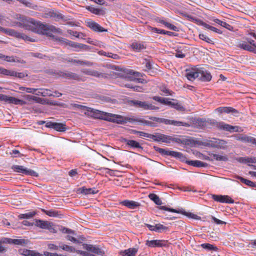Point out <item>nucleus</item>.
<instances>
[{"label": "nucleus", "mask_w": 256, "mask_h": 256, "mask_svg": "<svg viewBox=\"0 0 256 256\" xmlns=\"http://www.w3.org/2000/svg\"><path fill=\"white\" fill-rule=\"evenodd\" d=\"M174 102H172L170 107L176 109L179 111L185 110V108L180 103L177 102V100L174 99H172Z\"/></svg>", "instance_id": "nucleus-38"}, {"label": "nucleus", "mask_w": 256, "mask_h": 256, "mask_svg": "<svg viewBox=\"0 0 256 256\" xmlns=\"http://www.w3.org/2000/svg\"><path fill=\"white\" fill-rule=\"evenodd\" d=\"M148 198L157 205L160 206L162 204L160 198L154 194H150L148 195Z\"/></svg>", "instance_id": "nucleus-40"}, {"label": "nucleus", "mask_w": 256, "mask_h": 256, "mask_svg": "<svg viewBox=\"0 0 256 256\" xmlns=\"http://www.w3.org/2000/svg\"><path fill=\"white\" fill-rule=\"evenodd\" d=\"M154 148L156 152H158L162 156H170L172 157L178 158L181 160H183L184 158L183 154L180 152L171 151L168 149L160 148L156 146H154Z\"/></svg>", "instance_id": "nucleus-5"}, {"label": "nucleus", "mask_w": 256, "mask_h": 256, "mask_svg": "<svg viewBox=\"0 0 256 256\" xmlns=\"http://www.w3.org/2000/svg\"><path fill=\"white\" fill-rule=\"evenodd\" d=\"M14 172L21 173L26 175L38 177V174L35 171L27 168L22 166L14 165L12 166Z\"/></svg>", "instance_id": "nucleus-6"}, {"label": "nucleus", "mask_w": 256, "mask_h": 256, "mask_svg": "<svg viewBox=\"0 0 256 256\" xmlns=\"http://www.w3.org/2000/svg\"><path fill=\"white\" fill-rule=\"evenodd\" d=\"M42 211L49 216L54 218H61L62 214L55 210H46L42 209Z\"/></svg>", "instance_id": "nucleus-32"}, {"label": "nucleus", "mask_w": 256, "mask_h": 256, "mask_svg": "<svg viewBox=\"0 0 256 256\" xmlns=\"http://www.w3.org/2000/svg\"><path fill=\"white\" fill-rule=\"evenodd\" d=\"M226 144L227 142L223 140L212 138V140H208L206 146L212 148L224 149Z\"/></svg>", "instance_id": "nucleus-8"}, {"label": "nucleus", "mask_w": 256, "mask_h": 256, "mask_svg": "<svg viewBox=\"0 0 256 256\" xmlns=\"http://www.w3.org/2000/svg\"><path fill=\"white\" fill-rule=\"evenodd\" d=\"M62 40L64 42V44L76 48L86 50L88 48V46L86 44L75 42L66 38H63Z\"/></svg>", "instance_id": "nucleus-17"}, {"label": "nucleus", "mask_w": 256, "mask_h": 256, "mask_svg": "<svg viewBox=\"0 0 256 256\" xmlns=\"http://www.w3.org/2000/svg\"><path fill=\"white\" fill-rule=\"evenodd\" d=\"M146 227L151 231H154L158 232H162L168 230V228L160 224H156L155 226H152L150 224H146Z\"/></svg>", "instance_id": "nucleus-18"}, {"label": "nucleus", "mask_w": 256, "mask_h": 256, "mask_svg": "<svg viewBox=\"0 0 256 256\" xmlns=\"http://www.w3.org/2000/svg\"><path fill=\"white\" fill-rule=\"evenodd\" d=\"M14 36L17 38H22L26 41H29L32 42H35V39L30 38L26 35L24 34L18 32L16 30L15 32L14 35Z\"/></svg>", "instance_id": "nucleus-34"}, {"label": "nucleus", "mask_w": 256, "mask_h": 256, "mask_svg": "<svg viewBox=\"0 0 256 256\" xmlns=\"http://www.w3.org/2000/svg\"><path fill=\"white\" fill-rule=\"evenodd\" d=\"M216 112L222 114L223 112H225L226 114L232 113L234 116H238L239 112L236 110L234 108L232 107L228 106H222L219 107L216 109Z\"/></svg>", "instance_id": "nucleus-15"}, {"label": "nucleus", "mask_w": 256, "mask_h": 256, "mask_svg": "<svg viewBox=\"0 0 256 256\" xmlns=\"http://www.w3.org/2000/svg\"><path fill=\"white\" fill-rule=\"evenodd\" d=\"M4 60L8 62H19L21 64H25L26 62L24 60H21L18 57L16 56H5L4 58Z\"/></svg>", "instance_id": "nucleus-37"}, {"label": "nucleus", "mask_w": 256, "mask_h": 256, "mask_svg": "<svg viewBox=\"0 0 256 256\" xmlns=\"http://www.w3.org/2000/svg\"><path fill=\"white\" fill-rule=\"evenodd\" d=\"M80 65L82 66H93L94 64L92 62L86 60H80Z\"/></svg>", "instance_id": "nucleus-63"}, {"label": "nucleus", "mask_w": 256, "mask_h": 256, "mask_svg": "<svg viewBox=\"0 0 256 256\" xmlns=\"http://www.w3.org/2000/svg\"><path fill=\"white\" fill-rule=\"evenodd\" d=\"M240 181L242 182L245 184L246 185L252 186V187H256V184L252 182V181H250V180H246V178H243L240 177Z\"/></svg>", "instance_id": "nucleus-50"}, {"label": "nucleus", "mask_w": 256, "mask_h": 256, "mask_svg": "<svg viewBox=\"0 0 256 256\" xmlns=\"http://www.w3.org/2000/svg\"><path fill=\"white\" fill-rule=\"evenodd\" d=\"M236 140L250 144H254L256 138L246 134H239L235 136Z\"/></svg>", "instance_id": "nucleus-16"}, {"label": "nucleus", "mask_w": 256, "mask_h": 256, "mask_svg": "<svg viewBox=\"0 0 256 256\" xmlns=\"http://www.w3.org/2000/svg\"><path fill=\"white\" fill-rule=\"evenodd\" d=\"M130 104L134 106L144 110H152L156 108L154 106L146 101L142 102L138 100H132L130 101Z\"/></svg>", "instance_id": "nucleus-7"}, {"label": "nucleus", "mask_w": 256, "mask_h": 256, "mask_svg": "<svg viewBox=\"0 0 256 256\" xmlns=\"http://www.w3.org/2000/svg\"><path fill=\"white\" fill-rule=\"evenodd\" d=\"M86 23L87 26L92 30L94 31L98 32H104L108 31L106 29L102 27L99 24L90 20H88L86 22Z\"/></svg>", "instance_id": "nucleus-14"}, {"label": "nucleus", "mask_w": 256, "mask_h": 256, "mask_svg": "<svg viewBox=\"0 0 256 256\" xmlns=\"http://www.w3.org/2000/svg\"><path fill=\"white\" fill-rule=\"evenodd\" d=\"M76 252H77L78 254H79L83 256H95L93 254H91L86 252H84V251H82V250H76Z\"/></svg>", "instance_id": "nucleus-64"}, {"label": "nucleus", "mask_w": 256, "mask_h": 256, "mask_svg": "<svg viewBox=\"0 0 256 256\" xmlns=\"http://www.w3.org/2000/svg\"><path fill=\"white\" fill-rule=\"evenodd\" d=\"M212 78V76L208 71L204 68H200L198 80L202 82H210Z\"/></svg>", "instance_id": "nucleus-13"}, {"label": "nucleus", "mask_w": 256, "mask_h": 256, "mask_svg": "<svg viewBox=\"0 0 256 256\" xmlns=\"http://www.w3.org/2000/svg\"><path fill=\"white\" fill-rule=\"evenodd\" d=\"M4 242L14 245L24 246L28 244V240L24 239H12L10 238H6Z\"/></svg>", "instance_id": "nucleus-21"}, {"label": "nucleus", "mask_w": 256, "mask_h": 256, "mask_svg": "<svg viewBox=\"0 0 256 256\" xmlns=\"http://www.w3.org/2000/svg\"><path fill=\"white\" fill-rule=\"evenodd\" d=\"M5 75L16 76L20 78H22L24 76V74L22 72H17L14 71L6 69Z\"/></svg>", "instance_id": "nucleus-42"}, {"label": "nucleus", "mask_w": 256, "mask_h": 256, "mask_svg": "<svg viewBox=\"0 0 256 256\" xmlns=\"http://www.w3.org/2000/svg\"><path fill=\"white\" fill-rule=\"evenodd\" d=\"M44 15L46 18H53L58 20L64 18V16L62 14L54 12H49L48 13L45 14Z\"/></svg>", "instance_id": "nucleus-33"}, {"label": "nucleus", "mask_w": 256, "mask_h": 256, "mask_svg": "<svg viewBox=\"0 0 256 256\" xmlns=\"http://www.w3.org/2000/svg\"><path fill=\"white\" fill-rule=\"evenodd\" d=\"M78 193L82 194H96L98 192L95 188H86L84 186L80 188L78 190Z\"/></svg>", "instance_id": "nucleus-26"}, {"label": "nucleus", "mask_w": 256, "mask_h": 256, "mask_svg": "<svg viewBox=\"0 0 256 256\" xmlns=\"http://www.w3.org/2000/svg\"><path fill=\"white\" fill-rule=\"evenodd\" d=\"M9 103L13 104H20V105H24L26 104V102L24 100H20L18 98H16L12 96H9L8 99V102Z\"/></svg>", "instance_id": "nucleus-36"}, {"label": "nucleus", "mask_w": 256, "mask_h": 256, "mask_svg": "<svg viewBox=\"0 0 256 256\" xmlns=\"http://www.w3.org/2000/svg\"><path fill=\"white\" fill-rule=\"evenodd\" d=\"M102 54L104 56H106L108 58H111L114 59H117L118 58V56L116 54H114L112 52H104L102 53Z\"/></svg>", "instance_id": "nucleus-57"}, {"label": "nucleus", "mask_w": 256, "mask_h": 256, "mask_svg": "<svg viewBox=\"0 0 256 256\" xmlns=\"http://www.w3.org/2000/svg\"><path fill=\"white\" fill-rule=\"evenodd\" d=\"M82 246L84 249L88 251L91 252L96 254L103 256L104 254V252L103 250L100 248L98 246H94L92 244H83Z\"/></svg>", "instance_id": "nucleus-12"}, {"label": "nucleus", "mask_w": 256, "mask_h": 256, "mask_svg": "<svg viewBox=\"0 0 256 256\" xmlns=\"http://www.w3.org/2000/svg\"><path fill=\"white\" fill-rule=\"evenodd\" d=\"M37 30H38V31L40 32H36V34L46 35L52 38L54 41H58L62 43H64V42L62 40L64 38L57 37L52 34V33L61 34V29L57 28L52 25L44 24L40 22Z\"/></svg>", "instance_id": "nucleus-3"}, {"label": "nucleus", "mask_w": 256, "mask_h": 256, "mask_svg": "<svg viewBox=\"0 0 256 256\" xmlns=\"http://www.w3.org/2000/svg\"><path fill=\"white\" fill-rule=\"evenodd\" d=\"M88 10L92 13L96 14H100L101 10L98 8H89Z\"/></svg>", "instance_id": "nucleus-61"}, {"label": "nucleus", "mask_w": 256, "mask_h": 256, "mask_svg": "<svg viewBox=\"0 0 256 256\" xmlns=\"http://www.w3.org/2000/svg\"><path fill=\"white\" fill-rule=\"evenodd\" d=\"M130 46L132 50L137 52H140L142 50L145 49L146 48V46H144V43L143 42H132Z\"/></svg>", "instance_id": "nucleus-30"}, {"label": "nucleus", "mask_w": 256, "mask_h": 256, "mask_svg": "<svg viewBox=\"0 0 256 256\" xmlns=\"http://www.w3.org/2000/svg\"><path fill=\"white\" fill-rule=\"evenodd\" d=\"M217 160L218 161H224L226 162L228 160V158L226 155H220L217 154Z\"/></svg>", "instance_id": "nucleus-62"}, {"label": "nucleus", "mask_w": 256, "mask_h": 256, "mask_svg": "<svg viewBox=\"0 0 256 256\" xmlns=\"http://www.w3.org/2000/svg\"><path fill=\"white\" fill-rule=\"evenodd\" d=\"M159 209L161 210H166V211H168L170 212H172L180 213V211H179L178 210H176V209H174L172 208H168L166 206H160L159 207Z\"/></svg>", "instance_id": "nucleus-53"}, {"label": "nucleus", "mask_w": 256, "mask_h": 256, "mask_svg": "<svg viewBox=\"0 0 256 256\" xmlns=\"http://www.w3.org/2000/svg\"><path fill=\"white\" fill-rule=\"evenodd\" d=\"M142 64L144 65L143 70L146 72H150V74L151 75L150 72L152 70V64L150 62L149 60H144V62H142Z\"/></svg>", "instance_id": "nucleus-43"}, {"label": "nucleus", "mask_w": 256, "mask_h": 256, "mask_svg": "<svg viewBox=\"0 0 256 256\" xmlns=\"http://www.w3.org/2000/svg\"><path fill=\"white\" fill-rule=\"evenodd\" d=\"M54 129L58 132H64L66 128V125L62 123L55 122Z\"/></svg>", "instance_id": "nucleus-44"}, {"label": "nucleus", "mask_w": 256, "mask_h": 256, "mask_svg": "<svg viewBox=\"0 0 256 256\" xmlns=\"http://www.w3.org/2000/svg\"><path fill=\"white\" fill-rule=\"evenodd\" d=\"M208 125L213 126L222 130H225L230 132L237 131V130H236L237 128L236 126H234L230 124H226L223 122H218L214 119L206 120V128H207Z\"/></svg>", "instance_id": "nucleus-4"}, {"label": "nucleus", "mask_w": 256, "mask_h": 256, "mask_svg": "<svg viewBox=\"0 0 256 256\" xmlns=\"http://www.w3.org/2000/svg\"><path fill=\"white\" fill-rule=\"evenodd\" d=\"M212 198L215 201L221 203L233 204L234 200L227 195L212 194Z\"/></svg>", "instance_id": "nucleus-11"}, {"label": "nucleus", "mask_w": 256, "mask_h": 256, "mask_svg": "<svg viewBox=\"0 0 256 256\" xmlns=\"http://www.w3.org/2000/svg\"><path fill=\"white\" fill-rule=\"evenodd\" d=\"M38 94H40L43 96H50L53 94L51 93V91L48 89H40Z\"/></svg>", "instance_id": "nucleus-48"}, {"label": "nucleus", "mask_w": 256, "mask_h": 256, "mask_svg": "<svg viewBox=\"0 0 256 256\" xmlns=\"http://www.w3.org/2000/svg\"><path fill=\"white\" fill-rule=\"evenodd\" d=\"M20 89L22 90L26 91V92L32 93V94H34L38 90V89L34 88H25V87H20Z\"/></svg>", "instance_id": "nucleus-54"}, {"label": "nucleus", "mask_w": 256, "mask_h": 256, "mask_svg": "<svg viewBox=\"0 0 256 256\" xmlns=\"http://www.w3.org/2000/svg\"><path fill=\"white\" fill-rule=\"evenodd\" d=\"M10 154L11 155H14L12 156L13 158H16V157H22L24 155L22 154H21L20 152L18 150H12V152H10Z\"/></svg>", "instance_id": "nucleus-59"}, {"label": "nucleus", "mask_w": 256, "mask_h": 256, "mask_svg": "<svg viewBox=\"0 0 256 256\" xmlns=\"http://www.w3.org/2000/svg\"><path fill=\"white\" fill-rule=\"evenodd\" d=\"M214 21L216 23L218 24L219 25H220L228 30H230V28L231 27V26L229 24H228V23H226V22L222 21L218 19H214Z\"/></svg>", "instance_id": "nucleus-47"}, {"label": "nucleus", "mask_w": 256, "mask_h": 256, "mask_svg": "<svg viewBox=\"0 0 256 256\" xmlns=\"http://www.w3.org/2000/svg\"><path fill=\"white\" fill-rule=\"evenodd\" d=\"M188 164L197 168H205L208 166V164L198 160H186V162Z\"/></svg>", "instance_id": "nucleus-29"}, {"label": "nucleus", "mask_w": 256, "mask_h": 256, "mask_svg": "<svg viewBox=\"0 0 256 256\" xmlns=\"http://www.w3.org/2000/svg\"><path fill=\"white\" fill-rule=\"evenodd\" d=\"M146 245L150 248H160L165 246V244L164 242L162 240H148L146 241Z\"/></svg>", "instance_id": "nucleus-20"}, {"label": "nucleus", "mask_w": 256, "mask_h": 256, "mask_svg": "<svg viewBox=\"0 0 256 256\" xmlns=\"http://www.w3.org/2000/svg\"><path fill=\"white\" fill-rule=\"evenodd\" d=\"M126 144L132 148H138L141 150L142 148L140 146V144L136 141L134 140H126Z\"/></svg>", "instance_id": "nucleus-41"}, {"label": "nucleus", "mask_w": 256, "mask_h": 256, "mask_svg": "<svg viewBox=\"0 0 256 256\" xmlns=\"http://www.w3.org/2000/svg\"><path fill=\"white\" fill-rule=\"evenodd\" d=\"M150 30L152 32L162 34H166L170 36H176L178 35L176 34L174 32L166 31L164 30H160L156 28L150 27Z\"/></svg>", "instance_id": "nucleus-28"}, {"label": "nucleus", "mask_w": 256, "mask_h": 256, "mask_svg": "<svg viewBox=\"0 0 256 256\" xmlns=\"http://www.w3.org/2000/svg\"><path fill=\"white\" fill-rule=\"evenodd\" d=\"M121 204L130 209H134L140 206L139 202L130 200H124L121 202Z\"/></svg>", "instance_id": "nucleus-24"}, {"label": "nucleus", "mask_w": 256, "mask_h": 256, "mask_svg": "<svg viewBox=\"0 0 256 256\" xmlns=\"http://www.w3.org/2000/svg\"><path fill=\"white\" fill-rule=\"evenodd\" d=\"M138 251V248H132L120 251V254L122 256H135Z\"/></svg>", "instance_id": "nucleus-27"}, {"label": "nucleus", "mask_w": 256, "mask_h": 256, "mask_svg": "<svg viewBox=\"0 0 256 256\" xmlns=\"http://www.w3.org/2000/svg\"><path fill=\"white\" fill-rule=\"evenodd\" d=\"M201 246L202 248L208 250H215L216 248V247L210 244H201Z\"/></svg>", "instance_id": "nucleus-52"}, {"label": "nucleus", "mask_w": 256, "mask_h": 256, "mask_svg": "<svg viewBox=\"0 0 256 256\" xmlns=\"http://www.w3.org/2000/svg\"><path fill=\"white\" fill-rule=\"evenodd\" d=\"M198 36L200 40H204L208 44H214V42L206 34H200Z\"/></svg>", "instance_id": "nucleus-49"}, {"label": "nucleus", "mask_w": 256, "mask_h": 256, "mask_svg": "<svg viewBox=\"0 0 256 256\" xmlns=\"http://www.w3.org/2000/svg\"><path fill=\"white\" fill-rule=\"evenodd\" d=\"M66 238L70 241H71L73 242L74 243L76 244H79L80 243V242L76 239V238L74 237L73 236L68 234L66 236Z\"/></svg>", "instance_id": "nucleus-56"}, {"label": "nucleus", "mask_w": 256, "mask_h": 256, "mask_svg": "<svg viewBox=\"0 0 256 256\" xmlns=\"http://www.w3.org/2000/svg\"><path fill=\"white\" fill-rule=\"evenodd\" d=\"M35 225L41 228L49 230H50L52 227V225L50 222L40 220H36Z\"/></svg>", "instance_id": "nucleus-23"}, {"label": "nucleus", "mask_w": 256, "mask_h": 256, "mask_svg": "<svg viewBox=\"0 0 256 256\" xmlns=\"http://www.w3.org/2000/svg\"><path fill=\"white\" fill-rule=\"evenodd\" d=\"M160 136L162 137V142L166 144H170L171 142H174L178 144L182 142L181 140L178 136H167L164 134Z\"/></svg>", "instance_id": "nucleus-19"}, {"label": "nucleus", "mask_w": 256, "mask_h": 256, "mask_svg": "<svg viewBox=\"0 0 256 256\" xmlns=\"http://www.w3.org/2000/svg\"><path fill=\"white\" fill-rule=\"evenodd\" d=\"M14 18L20 20V22H13V26H17L35 33L40 32L38 30H37L40 22L36 20L34 18L26 17L20 14H15Z\"/></svg>", "instance_id": "nucleus-2"}, {"label": "nucleus", "mask_w": 256, "mask_h": 256, "mask_svg": "<svg viewBox=\"0 0 256 256\" xmlns=\"http://www.w3.org/2000/svg\"><path fill=\"white\" fill-rule=\"evenodd\" d=\"M60 242H58V245L54 244H48V248L50 250H58L60 248Z\"/></svg>", "instance_id": "nucleus-55"}, {"label": "nucleus", "mask_w": 256, "mask_h": 256, "mask_svg": "<svg viewBox=\"0 0 256 256\" xmlns=\"http://www.w3.org/2000/svg\"><path fill=\"white\" fill-rule=\"evenodd\" d=\"M60 76L69 80H74L78 82H84V78L81 76L70 72L66 71L65 72H62Z\"/></svg>", "instance_id": "nucleus-9"}, {"label": "nucleus", "mask_w": 256, "mask_h": 256, "mask_svg": "<svg viewBox=\"0 0 256 256\" xmlns=\"http://www.w3.org/2000/svg\"><path fill=\"white\" fill-rule=\"evenodd\" d=\"M20 254L24 256H44L42 254L33 250L27 249H20L19 250Z\"/></svg>", "instance_id": "nucleus-25"}, {"label": "nucleus", "mask_w": 256, "mask_h": 256, "mask_svg": "<svg viewBox=\"0 0 256 256\" xmlns=\"http://www.w3.org/2000/svg\"><path fill=\"white\" fill-rule=\"evenodd\" d=\"M166 28L170 30H172L174 31H176V32H178V28H177L176 26L169 23V22H168V24H166Z\"/></svg>", "instance_id": "nucleus-60"}, {"label": "nucleus", "mask_w": 256, "mask_h": 256, "mask_svg": "<svg viewBox=\"0 0 256 256\" xmlns=\"http://www.w3.org/2000/svg\"><path fill=\"white\" fill-rule=\"evenodd\" d=\"M25 6L32 8V10H36L38 6L32 3L31 0H17Z\"/></svg>", "instance_id": "nucleus-35"}, {"label": "nucleus", "mask_w": 256, "mask_h": 256, "mask_svg": "<svg viewBox=\"0 0 256 256\" xmlns=\"http://www.w3.org/2000/svg\"><path fill=\"white\" fill-rule=\"evenodd\" d=\"M34 212H30L26 214H20L18 216V218L20 219H29L32 218L34 216Z\"/></svg>", "instance_id": "nucleus-45"}, {"label": "nucleus", "mask_w": 256, "mask_h": 256, "mask_svg": "<svg viewBox=\"0 0 256 256\" xmlns=\"http://www.w3.org/2000/svg\"><path fill=\"white\" fill-rule=\"evenodd\" d=\"M236 46L237 48L240 50L248 51L250 52L254 51V50H252V48L250 46V44L245 41L240 40L237 42L236 44Z\"/></svg>", "instance_id": "nucleus-22"}, {"label": "nucleus", "mask_w": 256, "mask_h": 256, "mask_svg": "<svg viewBox=\"0 0 256 256\" xmlns=\"http://www.w3.org/2000/svg\"><path fill=\"white\" fill-rule=\"evenodd\" d=\"M60 248H61L62 250H65L66 252H76V251L77 250L72 246L64 244L62 242H60Z\"/></svg>", "instance_id": "nucleus-39"}, {"label": "nucleus", "mask_w": 256, "mask_h": 256, "mask_svg": "<svg viewBox=\"0 0 256 256\" xmlns=\"http://www.w3.org/2000/svg\"><path fill=\"white\" fill-rule=\"evenodd\" d=\"M200 68L196 66L186 70V76L187 78L191 81H193L196 78L198 80Z\"/></svg>", "instance_id": "nucleus-10"}, {"label": "nucleus", "mask_w": 256, "mask_h": 256, "mask_svg": "<svg viewBox=\"0 0 256 256\" xmlns=\"http://www.w3.org/2000/svg\"><path fill=\"white\" fill-rule=\"evenodd\" d=\"M194 126L200 128H206V119L198 118L194 120Z\"/></svg>", "instance_id": "nucleus-31"}, {"label": "nucleus", "mask_w": 256, "mask_h": 256, "mask_svg": "<svg viewBox=\"0 0 256 256\" xmlns=\"http://www.w3.org/2000/svg\"><path fill=\"white\" fill-rule=\"evenodd\" d=\"M79 106L80 107L82 110L84 111L85 114H87L91 117L116 122L118 124H124L130 122L132 124H138L142 125L156 127L157 126V123H163L166 124H171L176 126H183L187 127L190 126L188 123L181 121L170 120L164 118L153 116L148 117V118L152 120L149 121L142 118L122 116L110 113L104 112L84 106Z\"/></svg>", "instance_id": "nucleus-1"}, {"label": "nucleus", "mask_w": 256, "mask_h": 256, "mask_svg": "<svg viewBox=\"0 0 256 256\" xmlns=\"http://www.w3.org/2000/svg\"><path fill=\"white\" fill-rule=\"evenodd\" d=\"M246 40L248 43L250 44V46L252 48V50H254V51H252V52L256 54V44L254 41L248 38H246Z\"/></svg>", "instance_id": "nucleus-51"}, {"label": "nucleus", "mask_w": 256, "mask_h": 256, "mask_svg": "<svg viewBox=\"0 0 256 256\" xmlns=\"http://www.w3.org/2000/svg\"><path fill=\"white\" fill-rule=\"evenodd\" d=\"M184 215L188 216L189 218H192L194 220H200V216H197L196 214H192L190 212H184Z\"/></svg>", "instance_id": "nucleus-58"}, {"label": "nucleus", "mask_w": 256, "mask_h": 256, "mask_svg": "<svg viewBox=\"0 0 256 256\" xmlns=\"http://www.w3.org/2000/svg\"><path fill=\"white\" fill-rule=\"evenodd\" d=\"M160 136H162V134L159 133H157L156 134H150L149 138L152 139L153 140L156 142H162V137H161Z\"/></svg>", "instance_id": "nucleus-46"}]
</instances>
